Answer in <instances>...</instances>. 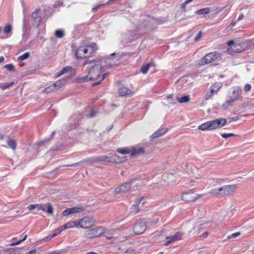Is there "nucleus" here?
Returning <instances> with one entry per match:
<instances>
[{
  "mask_svg": "<svg viewBox=\"0 0 254 254\" xmlns=\"http://www.w3.org/2000/svg\"><path fill=\"white\" fill-rule=\"evenodd\" d=\"M223 182V180L220 178L210 179L208 182L210 188V193L213 195L222 197L232 195L238 188L237 185L233 184L221 186Z\"/></svg>",
  "mask_w": 254,
  "mask_h": 254,
  "instance_id": "nucleus-1",
  "label": "nucleus"
},
{
  "mask_svg": "<svg viewBox=\"0 0 254 254\" xmlns=\"http://www.w3.org/2000/svg\"><path fill=\"white\" fill-rule=\"evenodd\" d=\"M102 66L99 63L92 65L89 69L88 73L86 76H83L81 79L84 82H86L89 80L94 81L97 80L92 84L93 86L99 84L105 77L107 73H102Z\"/></svg>",
  "mask_w": 254,
  "mask_h": 254,
  "instance_id": "nucleus-2",
  "label": "nucleus"
},
{
  "mask_svg": "<svg viewBox=\"0 0 254 254\" xmlns=\"http://www.w3.org/2000/svg\"><path fill=\"white\" fill-rule=\"evenodd\" d=\"M143 185V182L142 180L135 178L117 187L114 190L118 193L131 192L140 189Z\"/></svg>",
  "mask_w": 254,
  "mask_h": 254,
  "instance_id": "nucleus-3",
  "label": "nucleus"
},
{
  "mask_svg": "<svg viewBox=\"0 0 254 254\" xmlns=\"http://www.w3.org/2000/svg\"><path fill=\"white\" fill-rule=\"evenodd\" d=\"M226 123L225 119H217L202 124L198 127V129L203 131L216 129L223 127L226 124Z\"/></svg>",
  "mask_w": 254,
  "mask_h": 254,
  "instance_id": "nucleus-4",
  "label": "nucleus"
},
{
  "mask_svg": "<svg viewBox=\"0 0 254 254\" xmlns=\"http://www.w3.org/2000/svg\"><path fill=\"white\" fill-rule=\"evenodd\" d=\"M96 49V45L94 43L86 46H82L77 49L75 56L77 58L84 59L90 56Z\"/></svg>",
  "mask_w": 254,
  "mask_h": 254,
  "instance_id": "nucleus-5",
  "label": "nucleus"
},
{
  "mask_svg": "<svg viewBox=\"0 0 254 254\" xmlns=\"http://www.w3.org/2000/svg\"><path fill=\"white\" fill-rule=\"evenodd\" d=\"M104 232L105 229L103 227L98 226L86 231L84 237L88 239H92L101 236Z\"/></svg>",
  "mask_w": 254,
  "mask_h": 254,
  "instance_id": "nucleus-6",
  "label": "nucleus"
},
{
  "mask_svg": "<svg viewBox=\"0 0 254 254\" xmlns=\"http://www.w3.org/2000/svg\"><path fill=\"white\" fill-rule=\"evenodd\" d=\"M221 57L220 53L214 52L210 53L205 55L200 61V64L201 65L210 64Z\"/></svg>",
  "mask_w": 254,
  "mask_h": 254,
  "instance_id": "nucleus-7",
  "label": "nucleus"
},
{
  "mask_svg": "<svg viewBox=\"0 0 254 254\" xmlns=\"http://www.w3.org/2000/svg\"><path fill=\"white\" fill-rule=\"evenodd\" d=\"M222 86V84L220 82H216L211 85L209 88V91L206 92L204 96L205 100H208L212 98L214 94L217 93Z\"/></svg>",
  "mask_w": 254,
  "mask_h": 254,
  "instance_id": "nucleus-8",
  "label": "nucleus"
},
{
  "mask_svg": "<svg viewBox=\"0 0 254 254\" xmlns=\"http://www.w3.org/2000/svg\"><path fill=\"white\" fill-rule=\"evenodd\" d=\"M95 220L92 217H84L78 221V227L83 229L92 227L95 224Z\"/></svg>",
  "mask_w": 254,
  "mask_h": 254,
  "instance_id": "nucleus-9",
  "label": "nucleus"
},
{
  "mask_svg": "<svg viewBox=\"0 0 254 254\" xmlns=\"http://www.w3.org/2000/svg\"><path fill=\"white\" fill-rule=\"evenodd\" d=\"M127 159V157H123L121 159H120L119 157L112 155L110 156H102L98 157L97 160L99 161H107L108 162L118 163L124 162L126 161Z\"/></svg>",
  "mask_w": 254,
  "mask_h": 254,
  "instance_id": "nucleus-10",
  "label": "nucleus"
},
{
  "mask_svg": "<svg viewBox=\"0 0 254 254\" xmlns=\"http://www.w3.org/2000/svg\"><path fill=\"white\" fill-rule=\"evenodd\" d=\"M199 195L194 192L192 190L185 191L182 194L181 198L187 202H192L199 198Z\"/></svg>",
  "mask_w": 254,
  "mask_h": 254,
  "instance_id": "nucleus-11",
  "label": "nucleus"
},
{
  "mask_svg": "<svg viewBox=\"0 0 254 254\" xmlns=\"http://www.w3.org/2000/svg\"><path fill=\"white\" fill-rule=\"evenodd\" d=\"M147 229V225L145 222L140 221L135 224L133 230L135 235H138L143 234Z\"/></svg>",
  "mask_w": 254,
  "mask_h": 254,
  "instance_id": "nucleus-12",
  "label": "nucleus"
},
{
  "mask_svg": "<svg viewBox=\"0 0 254 254\" xmlns=\"http://www.w3.org/2000/svg\"><path fill=\"white\" fill-rule=\"evenodd\" d=\"M36 209L37 210H41L43 212L47 211L49 214H53V208L50 203L46 204H37Z\"/></svg>",
  "mask_w": 254,
  "mask_h": 254,
  "instance_id": "nucleus-13",
  "label": "nucleus"
},
{
  "mask_svg": "<svg viewBox=\"0 0 254 254\" xmlns=\"http://www.w3.org/2000/svg\"><path fill=\"white\" fill-rule=\"evenodd\" d=\"M75 73V70L73 68L67 66L59 71L57 73V77H59L63 74H67L68 76H71L74 74Z\"/></svg>",
  "mask_w": 254,
  "mask_h": 254,
  "instance_id": "nucleus-14",
  "label": "nucleus"
},
{
  "mask_svg": "<svg viewBox=\"0 0 254 254\" xmlns=\"http://www.w3.org/2000/svg\"><path fill=\"white\" fill-rule=\"evenodd\" d=\"M234 95L236 94V96L234 97V98L231 99L229 100H228L227 102H226L225 103L223 104V107L226 109L229 106H231L232 105V104L235 101L238 100H239L241 98L240 96V92L238 90H235L233 91Z\"/></svg>",
  "mask_w": 254,
  "mask_h": 254,
  "instance_id": "nucleus-15",
  "label": "nucleus"
},
{
  "mask_svg": "<svg viewBox=\"0 0 254 254\" xmlns=\"http://www.w3.org/2000/svg\"><path fill=\"white\" fill-rule=\"evenodd\" d=\"M130 150L131 156L141 155L145 153L144 149L138 146H130Z\"/></svg>",
  "mask_w": 254,
  "mask_h": 254,
  "instance_id": "nucleus-16",
  "label": "nucleus"
},
{
  "mask_svg": "<svg viewBox=\"0 0 254 254\" xmlns=\"http://www.w3.org/2000/svg\"><path fill=\"white\" fill-rule=\"evenodd\" d=\"M182 234L181 233L178 232L174 235L171 236H167L166 238L168 240L164 243L165 246H168L172 242H175L181 239Z\"/></svg>",
  "mask_w": 254,
  "mask_h": 254,
  "instance_id": "nucleus-17",
  "label": "nucleus"
},
{
  "mask_svg": "<svg viewBox=\"0 0 254 254\" xmlns=\"http://www.w3.org/2000/svg\"><path fill=\"white\" fill-rule=\"evenodd\" d=\"M38 11L39 10H35L32 13L31 15V18L33 20V24L36 26L40 24L41 20V18L39 15Z\"/></svg>",
  "mask_w": 254,
  "mask_h": 254,
  "instance_id": "nucleus-18",
  "label": "nucleus"
},
{
  "mask_svg": "<svg viewBox=\"0 0 254 254\" xmlns=\"http://www.w3.org/2000/svg\"><path fill=\"white\" fill-rule=\"evenodd\" d=\"M227 44L228 46L233 45V47H231L230 48L228 49V52L232 54L231 50H236L237 51L236 52H240L241 50L239 49L241 48L240 45L239 44H234V42L233 40H230L227 42Z\"/></svg>",
  "mask_w": 254,
  "mask_h": 254,
  "instance_id": "nucleus-19",
  "label": "nucleus"
},
{
  "mask_svg": "<svg viewBox=\"0 0 254 254\" xmlns=\"http://www.w3.org/2000/svg\"><path fill=\"white\" fill-rule=\"evenodd\" d=\"M80 211V208L79 207H73L71 208H68L64 210L63 212L64 216H68L69 214H74Z\"/></svg>",
  "mask_w": 254,
  "mask_h": 254,
  "instance_id": "nucleus-20",
  "label": "nucleus"
},
{
  "mask_svg": "<svg viewBox=\"0 0 254 254\" xmlns=\"http://www.w3.org/2000/svg\"><path fill=\"white\" fill-rule=\"evenodd\" d=\"M119 94L121 96H125L132 94L130 90L126 87H122L119 89Z\"/></svg>",
  "mask_w": 254,
  "mask_h": 254,
  "instance_id": "nucleus-21",
  "label": "nucleus"
},
{
  "mask_svg": "<svg viewBox=\"0 0 254 254\" xmlns=\"http://www.w3.org/2000/svg\"><path fill=\"white\" fill-rule=\"evenodd\" d=\"M168 130L166 128H160L156 131L152 135L151 138H155L165 134Z\"/></svg>",
  "mask_w": 254,
  "mask_h": 254,
  "instance_id": "nucleus-22",
  "label": "nucleus"
},
{
  "mask_svg": "<svg viewBox=\"0 0 254 254\" xmlns=\"http://www.w3.org/2000/svg\"><path fill=\"white\" fill-rule=\"evenodd\" d=\"M66 80L65 79H62L57 81L56 82L53 84L56 90H58L62 87L65 84Z\"/></svg>",
  "mask_w": 254,
  "mask_h": 254,
  "instance_id": "nucleus-23",
  "label": "nucleus"
},
{
  "mask_svg": "<svg viewBox=\"0 0 254 254\" xmlns=\"http://www.w3.org/2000/svg\"><path fill=\"white\" fill-rule=\"evenodd\" d=\"M151 66H154V64L152 63H149L148 64L142 65L140 72L143 74H146Z\"/></svg>",
  "mask_w": 254,
  "mask_h": 254,
  "instance_id": "nucleus-24",
  "label": "nucleus"
},
{
  "mask_svg": "<svg viewBox=\"0 0 254 254\" xmlns=\"http://www.w3.org/2000/svg\"><path fill=\"white\" fill-rule=\"evenodd\" d=\"M62 226H63V228L64 230L69 229V228H71L74 227H78V224L76 225V223L74 221L67 222Z\"/></svg>",
  "mask_w": 254,
  "mask_h": 254,
  "instance_id": "nucleus-25",
  "label": "nucleus"
},
{
  "mask_svg": "<svg viewBox=\"0 0 254 254\" xmlns=\"http://www.w3.org/2000/svg\"><path fill=\"white\" fill-rule=\"evenodd\" d=\"M131 213L133 214H136L139 213L141 211L143 210V209H141L139 206L135 205L133 204L131 208Z\"/></svg>",
  "mask_w": 254,
  "mask_h": 254,
  "instance_id": "nucleus-26",
  "label": "nucleus"
},
{
  "mask_svg": "<svg viewBox=\"0 0 254 254\" xmlns=\"http://www.w3.org/2000/svg\"><path fill=\"white\" fill-rule=\"evenodd\" d=\"M8 146L11 148L12 150H15L16 148V142L15 140L8 138L7 141Z\"/></svg>",
  "mask_w": 254,
  "mask_h": 254,
  "instance_id": "nucleus-27",
  "label": "nucleus"
},
{
  "mask_svg": "<svg viewBox=\"0 0 254 254\" xmlns=\"http://www.w3.org/2000/svg\"><path fill=\"white\" fill-rule=\"evenodd\" d=\"M117 152L122 154H130V147H126V148H120L117 149Z\"/></svg>",
  "mask_w": 254,
  "mask_h": 254,
  "instance_id": "nucleus-28",
  "label": "nucleus"
},
{
  "mask_svg": "<svg viewBox=\"0 0 254 254\" xmlns=\"http://www.w3.org/2000/svg\"><path fill=\"white\" fill-rule=\"evenodd\" d=\"M190 96L189 95H186L182 97H177L176 100L180 103H187L190 101Z\"/></svg>",
  "mask_w": 254,
  "mask_h": 254,
  "instance_id": "nucleus-29",
  "label": "nucleus"
},
{
  "mask_svg": "<svg viewBox=\"0 0 254 254\" xmlns=\"http://www.w3.org/2000/svg\"><path fill=\"white\" fill-rule=\"evenodd\" d=\"M55 91H57V90H56V88H55V87L53 84L51 85H50V86L45 88L43 90V92H45L47 93H51V92Z\"/></svg>",
  "mask_w": 254,
  "mask_h": 254,
  "instance_id": "nucleus-30",
  "label": "nucleus"
},
{
  "mask_svg": "<svg viewBox=\"0 0 254 254\" xmlns=\"http://www.w3.org/2000/svg\"><path fill=\"white\" fill-rule=\"evenodd\" d=\"M144 196H138L136 198H134V200H133V204L139 206L140 205L141 201L142 200V199H143Z\"/></svg>",
  "mask_w": 254,
  "mask_h": 254,
  "instance_id": "nucleus-31",
  "label": "nucleus"
},
{
  "mask_svg": "<svg viewBox=\"0 0 254 254\" xmlns=\"http://www.w3.org/2000/svg\"><path fill=\"white\" fill-rule=\"evenodd\" d=\"M210 12V9L208 8H204L199 10H198L196 11V13L197 14H208Z\"/></svg>",
  "mask_w": 254,
  "mask_h": 254,
  "instance_id": "nucleus-32",
  "label": "nucleus"
},
{
  "mask_svg": "<svg viewBox=\"0 0 254 254\" xmlns=\"http://www.w3.org/2000/svg\"><path fill=\"white\" fill-rule=\"evenodd\" d=\"M30 56V54L29 53H25L23 55L19 56L18 58V61L19 62H21L22 61L28 59Z\"/></svg>",
  "mask_w": 254,
  "mask_h": 254,
  "instance_id": "nucleus-33",
  "label": "nucleus"
},
{
  "mask_svg": "<svg viewBox=\"0 0 254 254\" xmlns=\"http://www.w3.org/2000/svg\"><path fill=\"white\" fill-rule=\"evenodd\" d=\"M14 84V82L12 81L8 83H5L3 85L0 86V88L4 90L6 88H8L11 86H12Z\"/></svg>",
  "mask_w": 254,
  "mask_h": 254,
  "instance_id": "nucleus-34",
  "label": "nucleus"
},
{
  "mask_svg": "<svg viewBox=\"0 0 254 254\" xmlns=\"http://www.w3.org/2000/svg\"><path fill=\"white\" fill-rule=\"evenodd\" d=\"M12 30V26L10 24L6 25L3 29L4 32L6 34H8L11 32Z\"/></svg>",
  "mask_w": 254,
  "mask_h": 254,
  "instance_id": "nucleus-35",
  "label": "nucleus"
},
{
  "mask_svg": "<svg viewBox=\"0 0 254 254\" xmlns=\"http://www.w3.org/2000/svg\"><path fill=\"white\" fill-rule=\"evenodd\" d=\"M240 235H241L240 232H236V233H233V234H232L231 235H229V236H227V238L228 240H230V239H235L236 237H237L239 236H240Z\"/></svg>",
  "mask_w": 254,
  "mask_h": 254,
  "instance_id": "nucleus-36",
  "label": "nucleus"
},
{
  "mask_svg": "<svg viewBox=\"0 0 254 254\" xmlns=\"http://www.w3.org/2000/svg\"><path fill=\"white\" fill-rule=\"evenodd\" d=\"M55 35L57 38H63L64 36L63 31L61 30H57L55 32Z\"/></svg>",
  "mask_w": 254,
  "mask_h": 254,
  "instance_id": "nucleus-37",
  "label": "nucleus"
},
{
  "mask_svg": "<svg viewBox=\"0 0 254 254\" xmlns=\"http://www.w3.org/2000/svg\"><path fill=\"white\" fill-rule=\"evenodd\" d=\"M64 229L63 228V226L57 229L54 231V233L52 234L54 237L56 236L58 234H60L61 232H62Z\"/></svg>",
  "mask_w": 254,
  "mask_h": 254,
  "instance_id": "nucleus-38",
  "label": "nucleus"
},
{
  "mask_svg": "<svg viewBox=\"0 0 254 254\" xmlns=\"http://www.w3.org/2000/svg\"><path fill=\"white\" fill-rule=\"evenodd\" d=\"M235 135L234 133H223L221 134V136L224 138H228L229 137H233Z\"/></svg>",
  "mask_w": 254,
  "mask_h": 254,
  "instance_id": "nucleus-39",
  "label": "nucleus"
},
{
  "mask_svg": "<svg viewBox=\"0 0 254 254\" xmlns=\"http://www.w3.org/2000/svg\"><path fill=\"white\" fill-rule=\"evenodd\" d=\"M4 67L10 71H13L15 69L14 65L12 64H6Z\"/></svg>",
  "mask_w": 254,
  "mask_h": 254,
  "instance_id": "nucleus-40",
  "label": "nucleus"
},
{
  "mask_svg": "<svg viewBox=\"0 0 254 254\" xmlns=\"http://www.w3.org/2000/svg\"><path fill=\"white\" fill-rule=\"evenodd\" d=\"M173 98V95L172 94L169 95L167 96V97H166L167 99V100H171L169 102V103L170 104H173L175 103V102L174 100H172Z\"/></svg>",
  "mask_w": 254,
  "mask_h": 254,
  "instance_id": "nucleus-41",
  "label": "nucleus"
},
{
  "mask_svg": "<svg viewBox=\"0 0 254 254\" xmlns=\"http://www.w3.org/2000/svg\"><path fill=\"white\" fill-rule=\"evenodd\" d=\"M147 203V201L146 200V199L143 196V199H142V200L140 203V205L139 206L140 207L141 209H142V207L144 205H146Z\"/></svg>",
  "mask_w": 254,
  "mask_h": 254,
  "instance_id": "nucleus-42",
  "label": "nucleus"
},
{
  "mask_svg": "<svg viewBox=\"0 0 254 254\" xmlns=\"http://www.w3.org/2000/svg\"><path fill=\"white\" fill-rule=\"evenodd\" d=\"M36 206H37V204H30L28 206V209L29 210L32 211V210H33L35 209H36Z\"/></svg>",
  "mask_w": 254,
  "mask_h": 254,
  "instance_id": "nucleus-43",
  "label": "nucleus"
},
{
  "mask_svg": "<svg viewBox=\"0 0 254 254\" xmlns=\"http://www.w3.org/2000/svg\"><path fill=\"white\" fill-rule=\"evenodd\" d=\"M251 89V85L249 84H246L244 87V90L246 92L250 91Z\"/></svg>",
  "mask_w": 254,
  "mask_h": 254,
  "instance_id": "nucleus-44",
  "label": "nucleus"
},
{
  "mask_svg": "<svg viewBox=\"0 0 254 254\" xmlns=\"http://www.w3.org/2000/svg\"><path fill=\"white\" fill-rule=\"evenodd\" d=\"M53 237H54L53 235H49V236L46 237L45 238H44V240L45 241H48L50 240H51L52 238H53Z\"/></svg>",
  "mask_w": 254,
  "mask_h": 254,
  "instance_id": "nucleus-45",
  "label": "nucleus"
},
{
  "mask_svg": "<svg viewBox=\"0 0 254 254\" xmlns=\"http://www.w3.org/2000/svg\"><path fill=\"white\" fill-rule=\"evenodd\" d=\"M95 63V61H89V60H86L84 62V65H87V64H94Z\"/></svg>",
  "mask_w": 254,
  "mask_h": 254,
  "instance_id": "nucleus-46",
  "label": "nucleus"
},
{
  "mask_svg": "<svg viewBox=\"0 0 254 254\" xmlns=\"http://www.w3.org/2000/svg\"><path fill=\"white\" fill-rule=\"evenodd\" d=\"M84 162V161H81L80 162H78V163H74V164H71V165H68V166H71V167H75V166H76L77 165H82L83 163Z\"/></svg>",
  "mask_w": 254,
  "mask_h": 254,
  "instance_id": "nucleus-47",
  "label": "nucleus"
},
{
  "mask_svg": "<svg viewBox=\"0 0 254 254\" xmlns=\"http://www.w3.org/2000/svg\"><path fill=\"white\" fill-rule=\"evenodd\" d=\"M201 37V32H199L195 38V41H198Z\"/></svg>",
  "mask_w": 254,
  "mask_h": 254,
  "instance_id": "nucleus-48",
  "label": "nucleus"
},
{
  "mask_svg": "<svg viewBox=\"0 0 254 254\" xmlns=\"http://www.w3.org/2000/svg\"><path fill=\"white\" fill-rule=\"evenodd\" d=\"M193 0H186L182 4V7L184 8L185 7V5L189 3V2L192 1Z\"/></svg>",
  "mask_w": 254,
  "mask_h": 254,
  "instance_id": "nucleus-49",
  "label": "nucleus"
},
{
  "mask_svg": "<svg viewBox=\"0 0 254 254\" xmlns=\"http://www.w3.org/2000/svg\"><path fill=\"white\" fill-rule=\"evenodd\" d=\"M63 5V3L62 2H60V1H58L54 5V6L55 7H57L58 6H61V5Z\"/></svg>",
  "mask_w": 254,
  "mask_h": 254,
  "instance_id": "nucleus-50",
  "label": "nucleus"
},
{
  "mask_svg": "<svg viewBox=\"0 0 254 254\" xmlns=\"http://www.w3.org/2000/svg\"><path fill=\"white\" fill-rule=\"evenodd\" d=\"M95 112L92 111L89 114L87 115V117L89 118L93 117L95 115Z\"/></svg>",
  "mask_w": 254,
  "mask_h": 254,
  "instance_id": "nucleus-51",
  "label": "nucleus"
},
{
  "mask_svg": "<svg viewBox=\"0 0 254 254\" xmlns=\"http://www.w3.org/2000/svg\"><path fill=\"white\" fill-rule=\"evenodd\" d=\"M21 242H22V240H19V241L16 242L15 243H11L10 244V246H13L17 245L19 244Z\"/></svg>",
  "mask_w": 254,
  "mask_h": 254,
  "instance_id": "nucleus-52",
  "label": "nucleus"
},
{
  "mask_svg": "<svg viewBox=\"0 0 254 254\" xmlns=\"http://www.w3.org/2000/svg\"><path fill=\"white\" fill-rule=\"evenodd\" d=\"M37 253V251L35 249H34L32 251H30V252L27 253L26 254H36Z\"/></svg>",
  "mask_w": 254,
  "mask_h": 254,
  "instance_id": "nucleus-53",
  "label": "nucleus"
},
{
  "mask_svg": "<svg viewBox=\"0 0 254 254\" xmlns=\"http://www.w3.org/2000/svg\"><path fill=\"white\" fill-rule=\"evenodd\" d=\"M7 254H19L16 253L14 251H7Z\"/></svg>",
  "mask_w": 254,
  "mask_h": 254,
  "instance_id": "nucleus-54",
  "label": "nucleus"
},
{
  "mask_svg": "<svg viewBox=\"0 0 254 254\" xmlns=\"http://www.w3.org/2000/svg\"><path fill=\"white\" fill-rule=\"evenodd\" d=\"M7 251L6 250H0V254H7Z\"/></svg>",
  "mask_w": 254,
  "mask_h": 254,
  "instance_id": "nucleus-55",
  "label": "nucleus"
},
{
  "mask_svg": "<svg viewBox=\"0 0 254 254\" xmlns=\"http://www.w3.org/2000/svg\"><path fill=\"white\" fill-rule=\"evenodd\" d=\"M244 17V14H241V15H239L238 18V20H241V19H242Z\"/></svg>",
  "mask_w": 254,
  "mask_h": 254,
  "instance_id": "nucleus-56",
  "label": "nucleus"
},
{
  "mask_svg": "<svg viewBox=\"0 0 254 254\" xmlns=\"http://www.w3.org/2000/svg\"><path fill=\"white\" fill-rule=\"evenodd\" d=\"M195 179H197V180H200V179H202V177L201 176V175H198L196 177H195Z\"/></svg>",
  "mask_w": 254,
  "mask_h": 254,
  "instance_id": "nucleus-57",
  "label": "nucleus"
},
{
  "mask_svg": "<svg viewBox=\"0 0 254 254\" xmlns=\"http://www.w3.org/2000/svg\"><path fill=\"white\" fill-rule=\"evenodd\" d=\"M86 254H98L97 253L94 252H88Z\"/></svg>",
  "mask_w": 254,
  "mask_h": 254,
  "instance_id": "nucleus-58",
  "label": "nucleus"
},
{
  "mask_svg": "<svg viewBox=\"0 0 254 254\" xmlns=\"http://www.w3.org/2000/svg\"><path fill=\"white\" fill-rule=\"evenodd\" d=\"M4 58L3 57H0V63H2L4 61Z\"/></svg>",
  "mask_w": 254,
  "mask_h": 254,
  "instance_id": "nucleus-59",
  "label": "nucleus"
},
{
  "mask_svg": "<svg viewBox=\"0 0 254 254\" xmlns=\"http://www.w3.org/2000/svg\"><path fill=\"white\" fill-rule=\"evenodd\" d=\"M235 24H236V21H233L231 22V23L230 25H231V26H234V25H235Z\"/></svg>",
  "mask_w": 254,
  "mask_h": 254,
  "instance_id": "nucleus-60",
  "label": "nucleus"
},
{
  "mask_svg": "<svg viewBox=\"0 0 254 254\" xmlns=\"http://www.w3.org/2000/svg\"><path fill=\"white\" fill-rule=\"evenodd\" d=\"M27 238V235H25L23 238L22 239H21V240H22V241H24L25 240H26V239Z\"/></svg>",
  "mask_w": 254,
  "mask_h": 254,
  "instance_id": "nucleus-61",
  "label": "nucleus"
},
{
  "mask_svg": "<svg viewBox=\"0 0 254 254\" xmlns=\"http://www.w3.org/2000/svg\"><path fill=\"white\" fill-rule=\"evenodd\" d=\"M49 254H58V253L57 252H54L49 253Z\"/></svg>",
  "mask_w": 254,
  "mask_h": 254,
  "instance_id": "nucleus-62",
  "label": "nucleus"
},
{
  "mask_svg": "<svg viewBox=\"0 0 254 254\" xmlns=\"http://www.w3.org/2000/svg\"><path fill=\"white\" fill-rule=\"evenodd\" d=\"M236 94L234 95V94L233 93V96L231 97V98L233 99L234 98V97H236Z\"/></svg>",
  "mask_w": 254,
  "mask_h": 254,
  "instance_id": "nucleus-63",
  "label": "nucleus"
},
{
  "mask_svg": "<svg viewBox=\"0 0 254 254\" xmlns=\"http://www.w3.org/2000/svg\"><path fill=\"white\" fill-rule=\"evenodd\" d=\"M116 55V53H113L111 55V56H113Z\"/></svg>",
  "mask_w": 254,
  "mask_h": 254,
  "instance_id": "nucleus-64",
  "label": "nucleus"
}]
</instances>
